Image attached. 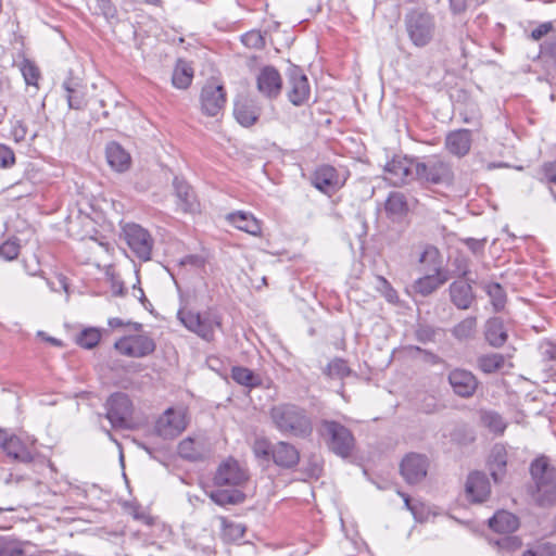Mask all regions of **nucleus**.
Instances as JSON below:
<instances>
[{"label":"nucleus","mask_w":556,"mask_h":556,"mask_svg":"<svg viewBox=\"0 0 556 556\" xmlns=\"http://www.w3.org/2000/svg\"><path fill=\"white\" fill-rule=\"evenodd\" d=\"M489 527L498 533H510L517 530L519 521L511 513L498 510L489 519Z\"/></svg>","instance_id":"nucleus-29"},{"label":"nucleus","mask_w":556,"mask_h":556,"mask_svg":"<svg viewBox=\"0 0 556 556\" xmlns=\"http://www.w3.org/2000/svg\"><path fill=\"white\" fill-rule=\"evenodd\" d=\"M522 556H556V546L545 543L536 546L535 549H527Z\"/></svg>","instance_id":"nucleus-47"},{"label":"nucleus","mask_w":556,"mask_h":556,"mask_svg":"<svg viewBox=\"0 0 556 556\" xmlns=\"http://www.w3.org/2000/svg\"><path fill=\"white\" fill-rule=\"evenodd\" d=\"M63 88L66 91V100L71 109L81 110L86 106L87 101L85 98L84 87L79 81L68 78L63 83Z\"/></svg>","instance_id":"nucleus-31"},{"label":"nucleus","mask_w":556,"mask_h":556,"mask_svg":"<svg viewBox=\"0 0 556 556\" xmlns=\"http://www.w3.org/2000/svg\"><path fill=\"white\" fill-rule=\"evenodd\" d=\"M472 144V135L469 129H457L450 131L444 140L445 150L456 156H466Z\"/></svg>","instance_id":"nucleus-19"},{"label":"nucleus","mask_w":556,"mask_h":556,"mask_svg":"<svg viewBox=\"0 0 556 556\" xmlns=\"http://www.w3.org/2000/svg\"><path fill=\"white\" fill-rule=\"evenodd\" d=\"M173 187L176 195V204L180 212L186 214H195L200 212V202L192 187L179 177L173 180Z\"/></svg>","instance_id":"nucleus-17"},{"label":"nucleus","mask_w":556,"mask_h":556,"mask_svg":"<svg viewBox=\"0 0 556 556\" xmlns=\"http://www.w3.org/2000/svg\"><path fill=\"white\" fill-rule=\"evenodd\" d=\"M256 87L266 99L277 98L282 88V78L278 70L270 65L262 67L256 75Z\"/></svg>","instance_id":"nucleus-15"},{"label":"nucleus","mask_w":556,"mask_h":556,"mask_svg":"<svg viewBox=\"0 0 556 556\" xmlns=\"http://www.w3.org/2000/svg\"><path fill=\"white\" fill-rule=\"evenodd\" d=\"M228 219L235 224L238 229H243L240 223L243 222V212L239 211L228 215Z\"/></svg>","instance_id":"nucleus-64"},{"label":"nucleus","mask_w":556,"mask_h":556,"mask_svg":"<svg viewBox=\"0 0 556 556\" xmlns=\"http://www.w3.org/2000/svg\"><path fill=\"white\" fill-rule=\"evenodd\" d=\"M415 178L426 184L448 186L453 182L454 173L448 162L433 156L416 163Z\"/></svg>","instance_id":"nucleus-5"},{"label":"nucleus","mask_w":556,"mask_h":556,"mask_svg":"<svg viewBox=\"0 0 556 556\" xmlns=\"http://www.w3.org/2000/svg\"><path fill=\"white\" fill-rule=\"evenodd\" d=\"M187 427L184 409L167 408L155 422V432L163 439L178 437Z\"/></svg>","instance_id":"nucleus-11"},{"label":"nucleus","mask_w":556,"mask_h":556,"mask_svg":"<svg viewBox=\"0 0 556 556\" xmlns=\"http://www.w3.org/2000/svg\"><path fill=\"white\" fill-rule=\"evenodd\" d=\"M476 328V317H467L454 327L453 334L459 340L469 339L475 334Z\"/></svg>","instance_id":"nucleus-38"},{"label":"nucleus","mask_w":556,"mask_h":556,"mask_svg":"<svg viewBox=\"0 0 556 556\" xmlns=\"http://www.w3.org/2000/svg\"><path fill=\"white\" fill-rule=\"evenodd\" d=\"M544 178L556 184V162L547 163L543 166Z\"/></svg>","instance_id":"nucleus-59"},{"label":"nucleus","mask_w":556,"mask_h":556,"mask_svg":"<svg viewBox=\"0 0 556 556\" xmlns=\"http://www.w3.org/2000/svg\"><path fill=\"white\" fill-rule=\"evenodd\" d=\"M448 279L446 271H428L424 277L418 278L413 289L415 292L426 296L435 291L439 287L444 285Z\"/></svg>","instance_id":"nucleus-24"},{"label":"nucleus","mask_w":556,"mask_h":556,"mask_svg":"<svg viewBox=\"0 0 556 556\" xmlns=\"http://www.w3.org/2000/svg\"><path fill=\"white\" fill-rule=\"evenodd\" d=\"M454 263L456 266V274L463 279H466L469 274V265L467 260L464 257H457Z\"/></svg>","instance_id":"nucleus-58"},{"label":"nucleus","mask_w":556,"mask_h":556,"mask_svg":"<svg viewBox=\"0 0 556 556\" xmlns=\"http://www.w3.org/2000/svg\"><path fill=\"white\" fill-rule=\"evenodd\" d=\"M451 301L459 308L467 309L471 305L475 295L469 278L459 279L450 286Z\"/></svg>","instance_id":"nucleus-23"},{"label":"nucleus","mask_w":556,"mask_h":556,"mask_svg":"<svg viewBox=\"0 0 556 556\" xmlns=\"http://www.w3.org/2000/svg\"><path fill=\"white\" fill-rule=\"evenodd\" d=\"M408 211L405 195L401 192H391L386 201V212L393 219H401Z\"/></svg>","instance_id":"nucleus-32"},{"label":"nucleus","mask_w":556,"mask_h":556,"mask_svg":"<svg viewBox=\"0 0 556 556\" xmlns=\"http://www.w3.org/2000/svg\"><path fill=\"white\" fill-rule=\"evenodd\" d=\"M20 250V240L10 238L0 245V256L5 261H13L18 256Z\"/></svg>","instance_id":"nucleus-41"},{"label":"nucleus","mask_w":556,"mask_h":556,"mask_svg":"<svg viewBox=\"0 0 556 556\" xmlns=\"http://www.w3.org/2000/svg\"><path fill=\"white\" fill-rule=\"evenodd\" d=\"M192 78V67L186 61L179 60L173 72V85L178 89H186L191 84Z\"/></svg>","instance_id":"nucleus-33"},{"label":"nucleus","mask_w":556,"mask_h":556,"mask_svg":"<svg viewBox=\"0 0 556 556\" xmlns=\"http://www.w3.org/2000/svg\"><path fill=\"white\" fill-rule=\"evenodd\" d=\"M325 372L330 378L343 379L351 374V369L344 359L334 358L328 364Z\"/></svg>","instance_id":"nucleus-40"},{"label":"nucleus","mask_w":556,"mask_h":556,"mask_svg":"<svg viewBox=\"0 0 556 556\" xmlns=\"http://www.w3.org/2000/svg\"><path fill=\"white\" fill-rule=\"evenodd\" d=\"M505 361L502 354H485L478 358V366L483 372L492 374L502 369L505 365Z\"/></svg>","instance_id":"nucleus-36"},{"label":"nucleus","mask_w":556,"mask_h":556,"mask_svg":"<svg viewBox=\"0 0 556 556\" xmlns=\"http://www.w3.org/2000/svg\"><path fill=\"white\" fill-rule=\"evenodd\" d=\"M222 525V539L226 543H238L243 536V526L228 520L226 517H219Z\"/></svg>","instance_id":"nucleus-35"},{"label":"nucleus","mask_w":556,"mask_h":556,"mask_svg":"<svg viewBox=\"0 0 556 556\" xmlns=\"http://www.w3.org/2000/svg\"><path fill=\"white\" fill-rule=\"evenodd\" d=\"M484 337L490 345L501 348L507 341L508 328L501 318H490L485 324Z\"/></svg>","instance_id":"nucleus-25"},{"label":"nucleus","mask_w":556,"mask_h":556,"mask_svg":"<svg viewBox=\"0 0 556 556\" xmlns=\"http://www.w3.org/2000/svg\"><path fill=\"white\" fill-rule=\"evenodd\" d=\"M265 46V38L260 30H250L245 33V47L262 49Z\"/></svg>","instance_id":"nucleus-46"},{"label":"nucleus","mask_w":556,"mask_h":556,"mask_svg":"<svg viewBox=\"0 0 556 556\" xmlns=\"http://www.w3.org/2000/svg\"><path fill=\"white\" fill-rule=\"evenodd\" d=\"M101 339V332L97 328L84 329L77 337L76 342L84 349H93Z\"/></svg>","instance_id":"nucleus-39"},{"label":"nucleus","mask_w":556,"mask_h":556,"mask_svg":"<svg viewBox=\"0 0 556 556\" xmlns=\"http://www.w3.org/2000/svg\"><path fill=\"white\" fill-rule=\"evenodd\" d=\"M261 222L245 213V233L257 237L261 235Z\"/></svg>","instance_id":"nucleus-51"},{"label":"nucleus","mask_w":556,"mask_h":556,"mask_svg":"<svg viewBox=\"0 0 556 556\" xmlns=\"http://www.w3.org/2000/svg\"><path fill=\"white\" fill-rule=\"evenodd\" d=\"M154 340L147 333H137L126 336L117 340L114 344L119 354L141 358L152 354L155 351Z\"/></svg>","instance_id":"nucleus-9"},{"label":"nucleus","mask_w":556,"mask_h":556,"mask_svg":"<svg viewBox=\"0 0 556 556\" xmlns=\"http://www.w3.org/2000/svg\"><path fill=\"white\" fill-rule=\"evenodd\" d=\"M177 316L187 329L195 332L206 341H211L215 329L220 327V319L213 311H206L200 314L187 308H181L178 311Z\"/></svg>","instance_id":"nucleus-4"},{"label":"nucleus","mask_w":556,"mask_h":556,"mask_svg":"<svg viewBox=\"0 0 556 556\" xmlns=\"http://www.w3.org/2000/svg\"><path fill=\"white\" fill-rule=\"evenodd\" d=\"M531 477L535 484L533 497L541 506L553 505L556 502L555 469L544 456L536 458L530 467Z\"/></svg>","instance_id":"nucleus-3"},{"label":"nucleus","mask_w":556,"mask_h":556,"mask_svg":"<svg viewBox=\"0 0 556 556\" xmlns=\"http://www.w3.org/2000/svg\"><path fill=\"white\" fill-rule=\"evenodd\" d=\"M312 184L321 192L331 194L343 185V181L340 179L334 167L324 165L318 167L313 174Z\"/></svg>","instance_id":"nucleus-20"},{"label":"nucleus","mask_w":556,"mask_h":556,"mask_svg":"<svg viewBox=\"0 0 556 556\" xmlns=\"http://www.w3.org/2000/svg\"><path fill=\"white\" fill-rule=\"evenodd\" d=\"M201 111L207 116H217L226 103V92L223 85L207 81L200 94Z\"/></svg>","instance_id":"nucleus-12"},{"label":"nucleus","mask_w":556,"mask_h":556,"mask_svg":"<svg viewBox=\"0 0 556 556\" xmlns=\"http://www.w3.org/2000/svg\"><path fill=\"white\" fill-rule=\"evenodd\" d=\"M213 481L215 489H207L205 493L215 504L225 506L243 501V493L236 489L243 482V471L232 457L218 466Z\"/></svg>","instance_id":"nucleus-1"},{"label":"nucleus","mask_w":556,"mask_h":556,"mask_svg":"<svg viewBox=\"0 0 556 556\" xmlns=\"http://www.w3.org/2000/svg\"><path fill=\"white\" fill-rule=\"evenodd\" d=\"M290 90L288 92L289 100L294 105L304 104L311 94V88L307 77L300 68L293 67L289 73Z\"/></svg>","instance_id":"nucleus-18"},{"label":"nucleus","mask_w":556,"mask_h":556,"mask_svg":"<svg viewBox=\"0 0 556 556\" xmlns=\"http://www.w3.org/2000/svg\"><path fill=\"white\" fill-rule=\"evenodd\" d=\"M378 290L384 294L389 302H393L396 299V291L391 287L388 280L383 277H378Z\"/></svg>","instance_id":"nucleus-50"},{"label":"nucleus","mask_w":556,"mask_h":556,"mask_svg":"<svg viewBox=\"0 0 556 556\" xmlns=\"http://www.w3.org/2000/svg\"><path fill=\"white\" fill-rule=\"evenodd\" d=\"M454 13H462L466 10V0H450Z\"/></svg>","instance_id":"nucleus-63"},{"label":"nucleus","mask_w":556,"mask_h":556,"mask_svg":"<svg viewBox=\"0 0 556 556\" xmlns=\"http://www.w3.org/2000/svg\"><path fill=\"white\" fill-rule=\"evenodd\" d=\"M483 424L493 432L502 433L506 428V424L502 416L496 413L489 412L482 416Z\"/></svg>","instance_id":"nucleus-44"},{"label":"nucleus","mask_w":556,"mask_h":556,"mask_svg":"<svg viewBox=\"0 0 556 556\" xmlns=\"http://www.w3.org/2000/svg\"><path fill=\"white\" fill-rule=\"evenodd\" d=\"M271 458L280 467H292L298 464L300 455L296 448L286 442L273 446Z\"/></svg>","instance_id":"nucleus-28"},{"label":"nucleus","mask_w":556,"mask_h":556,"mask_svg":"<svg viewBox=\"0 0 556 556\" xmlns=\"http://www.w3.org/2000/svg\"><path fill=\"white\" fill-rule=\"evenodd\" d=\"M448 381L453 391L463 397L471 396L478 387L476 377L470 371L464 369H455L451 371L448 375Z\"/></svg>","instance_id":"nucleus-21"},{"label":"nucleus","mask_w":556,"mask_h":556,"mask_svg":"<svg viewBox=\"0 0 556 556\" xmlns=\"http://www.w3.org/2000/svg\"><path fill=\"white\" fill-rule=\"evenodd\" d=\"M428 468V458L417 453L407 454L400 465L401 475L409 484L422 481L427 476Z\"/></svg>","instance_id":"nucleus-14"},{"label":"nucleus","mask_w":556,"mask_h":556,"mask_svg":"<svg viewBox=\"0 0 556 556\" xmlns=\"http://www.w3.org/2000/svg\"><path fill=\"white\" fill-rule=\"evenodd\" d=\"M109 165L116 172H125L130 166L129 153L117 142H110L105 149Z\"/></svg>","instance_id":"nucleus-27"},{"label":"nucleus","mask_w":556,"mask_h":556,"mask_svg":"<svg viewBox=\"0 0 556 556\" xmlns=\"http://www.w3.org/2000/svg\"><path fill=\"white\" fill-rule=\"evenodd\" d=\"M27 135V127L22 121H16L12 127V136L16 142H21Z\"/></svg>","instance_id":"nucleus-55"},{"label":"nucleus","mask_w":556,"mask_h":556,"mask_svg":"<svg viewBox=\"0 0 556 556\" xmlns=\"http://www.w3.org/2000/svg\"><path fill=\"white\" fill-rule=\"evenodd\" d=\"M96 2L100 13L105 17H113L115 15L116 10L111 0H96Z\"/></svg>","instance_id":"nucleus-54"},{"label":"nucleus","mask_w":556,"mask_h":556,"mask_svg":"<svg viewBox=\"0 0 556 556\" xmlns=\"http://www.w3.org/2000/svg\"><path fill=\"white\" fill-rule=\"evenodd\" d=\"M36 442L37 440L30 435H10L3 451L13 459L28 464L37 455Z\"/></svg>","instance_id":"nucleus-13"},{"label":"nucleus","mask_w":556,"mask_h":556,"mask_svg":"<svg viewBox=\"0 0 556 556\" xmlns=\"http://www.w3.org/2000/svg\"><path fill=\"white\" fill-rule=\"evenodd\" d=\"M321 434L326 438L328 447L340 457L351 455L355 440L351 431L336 421H324L321 425Z\"/></svg>","instance_id":"nucleus-7"},{"label":"nucleus","mask_w":556,"mask_h":556,"mask_svg":"<svg viewBox=\"0 0 556 556\" xmlns=\"http://www.w3.org/2000/svg\"><path fill=\"white\" fill-rule=\"evenodd\" d=\"M500 549L514 552L521 546V541L517 536H504L495 542Z\"/></svg>","instance_id":"nucleus-48"},{"label":"nucleus","mask_w":556,"mask_h":556,"mask_svg":"<svg viewBox=\"0 0 556 556\" xmlns=\"http://www.w3.org/2000/svg\"><path fill=\"white\" fill-rule=\"evenodd\" d=\"M0 556H25L20 542L0 538Z\"/></svg>","instance_id":"nucleus-43"},{"label":"nucleus","mask_w":556,"mask_h":556,"mask_svg":"<svg viewBox=\"0 0 556 556\" xmlns=\"http://www.w3.org/2000/svg\"><path fill=\"white\" fill-rule=\"evenodd\" d=\"M405 26L410 41L416 47L427 46L433 38L435 24L427 12L412 11L405 17Z\"/></svg>","instance_id":"nucleus-6"},{"label":"nucleus","mask_w":556,"mask_h":556,"mask_svg":"<svg viewBox=\"0 0 556 556\" xmlns=\"http://www.w3.org/2000/svg\"><path fill=\"white\" fill-rule=\"evenodd\" d=\"M262 106L260 104L250 105L249 110L245 109V127L254 125L261 115Z\"/></svg>","instance_id":"nucleus-52"},{"label":"nucleus","mask_w":556,"mask_h":556,"mask_svg":"<svg viewBox=\"0 0 556 556\" xmlns=\"http://www.w3.org/2000/svg\"><path fill=\"white\" fill-rule=\"evenodd\" d=\"M123 232L132 253L141 261H149L153 249V239L149 231L138 224H127Z\"/></svg>","instance_id":"nucleus-8"},{"label":"nucleus","mask_w":556,"mask_h":556,"mask_svg":"<svg viewBox=\"0 0 556 556\" xmlns=\"http://www.w3.org/2000/svg\"><path fill=\"white\" fill-rule=\"evenodd\" d=\"M465 490L467 497L476 503L485 501L491 492L489 480L482 472L470 473Z\"/></svg>","instance_id":"nucleus-22"},{"label":"nucleus","mask_w":556,"mask_h":556,"mask_svg":"<svg viewBox=\"0 0 556 556\" xmlns=\"http://www.w3.org/2000/svg\"><path fill=\"white\" fill-rule=\"evenodd\" d=\"M541 50L543 53H546L553 58H556V36L552 37L549 40H547L543 45H541Z\"/></svg>","instance_id":"nucleus-60"},{"label":"nucleus","mask_w":556,"mask_h":556,"mask_svg":"<svg viewBox=\"0 0 556 556\" xmlns=\"http://www.w3.org/2000/svg\"><path fill=\"white\" fill-rule=\"evenodd\" d=\"M273 446L266 439H256L253 444V453L255 457L264 460L271 458Z\"/></svg>","instance_id":"nucleus-45"},{"label":"nucleus","mask_w":556,"mask_h":556,"mask_svg":"<svg viewBox=\"0 0 556 556\" xmlns=\"http://www.w3.org/2000/svg\"><path fill=\"white\" fill-rule=\"evenodd\" d=\"M419 263L427 271H445L442 268V260L439 250L433 245H427L419 256Z\"/></svg>","instance_id":"nucleus-34"},{"label":"nucleus","mask_w":556,"mask_h":556,"mask_svg":"<svg viewBox=\"0 0 556 556\" xmlns=\"http://www.w3.org/2000/svg\"><path fill=\"white\" fill-rule=\"evenodd\" d=\"M552 29H553L552 22L541 23L536 28H534L531 31L530 37L532 40L538 41L541 38H543L545 35H547L549 31H552Z\"/></svg>","instance_id":"nucleus-53"},{"label":"nucleus","mask_w":556,"mask_h":556,"mask_svg":"<svg viewBox=\"0 0 556 556\" xmlns=\"http://www.w3.org/2000/svg\"><path fill=\"white\" fill-rule=\"evenodd\" d=\"M417 162L406 157L396 156L386 165V179L394 186L406 184L415 177V165Z\"/></svg>","instance_id":"nucleus-16"},{"label":"nucleus","mask_w":556,"mask_h":556,"mask_svg":"<svg viewBox=\"0 0 556 556\" xmlns=\"http://www.w3.org/2000/svg\"><path fill=\"white\" fill-rule=\"evenodd\" d=\"M507 452L503 445L496 444L491 451L489 468L495 482H500L505 473Z\"/></svg>","instance_id":"nucleus-30"},{"label":"nucleus","mask_w":556,"mask_h":556,"mask_svg":"<svg viewBox=\"0 0 556 556\" xmlns=\"http://www.w3.org/2000/svg\"><path fill=\"white\" fill-rule=\"evenodd\" d=\"M270 417L282 433L306 437L312 432V421L306 412L293 404H280L270 410Z\"/></svg>","instance_id":"nucleus-2"},{"label":"nucleus","mask_w":556,"mask_h":556,"mask_svg":"<svg viewBox=\"0 0 556 556\" xmlns=\"http://www.w3.org/2000/svg\"><path fill=\"white\" fill-rule=\"evenodd\" d=\"M484 290L491 299V303L495 311H500L505 306L506 293L502 286L496 282L485 283Z\"/></svg>","instance_id":"nucleus-37"},{"label":"nucleus","mask_w":556,"mask_h":556,"mask_svg":"<svg viewBox=\"0 0 556 556\" xmlns=\"http://www.w3.org/2000/svg\"><path fill=\"white\" fill-rule=\"evenodd\" d=\"M108 324L111 328H121L124 326H131L135 330L139 331L142 328V325L139 323H125L123 319L118 317H113L108 320Z\"/></svg>","instance_id":"nucleus-57"},{"label":"nucleus","mask_w":556,"mask_h":556,"mask_svg":"<svg viewBox=\"0 0 556 556\" xmlns=\"http://www.w3.org/2000/svg\"><path fill=\"white\" fill-rule=\"evenodd\" d=\"M465 243L475 254H477L483 250L485 240H477V239L468 238L465 240Z\"/></svg>","instance_id":"nucleus-61"},{"label":"nucleus","mask_w":556,"mask_h":556,"mask_svg":"<svg viewBox=\"0 0 556 556\" xmlns=\"http://www.w3.org/2000/svg\"><path fill=\"white\" fill-rule=\"evenodd\" d=\"M210 447L201 440L187 438L178 445V453L182 458L189 460H199L210 454Z\"/></svg>","instance_id":"nucleus-26"},{"label":"nucleus","mask_w":556,"mask_h":556,"mask_svg":"<svg viewBox=\"0 0 556 556\" xmlns=\"http://www.w3.org/2000/svg\"><path fill=\"white\" fill-rule=\"evenodd\" d=\"M541 354L546 359H556V345L552 342H543L540 345Z\"/></svg>","instance_id":"nucleus-56"},{"label":"nucleus","mask_w":556,"mask_h":556,"mask_svg":"<svg viewBox=\"0 0 556 556\" xmlns=\"http://www.w3.org/2000/svg\"><path fill=\"white\" fill-rule=\"evenodd\" d=\"M21 72L27 85L37 86L40 77L39 68L29 60H24L21 63Z\"/></svg>","instance_id":"nucleus-42"},{"label":"nucleus","mask_w":556,"mask_h":556,"mask_svg":"<svg viewBox=\"0 0 556 556\" xmlns=\"http://www.w3.org/2000/svg\"><path fill=\"white\" fill-rule=\"evenodd\" d=\"M15 163V155L11 148L0 143V166L3 168L11 167Z\"/></svg>","instance_id":"nucleus-49"},{"label":"nucleus","mask_w":556,"mask_h":556,"mask_svg":"<svg viewBox=\"0 0 556 556\" xmlns=\"http://www.w3.org/2000/svg\"><path fill=\"white\" fill-rule=\"evenodd\" d=\"M245 388L248 387H256L261 383L260 379L254 376V374L251 370L245 369Z\"/></svg>","instance_id":"nucleus-62"},{"label":"nucleus","mask_w":556,"mask_h":556,"mask_svg":"<svg viewBox=\"0 0 556 556\" xmlns=\"http://www.w3.org/2000/svg\"><path fill=\"white\" fill-rule=\"evenodd\" d=\"M105 417L113 428L128 427L127 419L132 414V404L127 394L122 392L112 394L105 403Z\"/></svg>","instance_id":"nucleus-10"}]
</instances>
